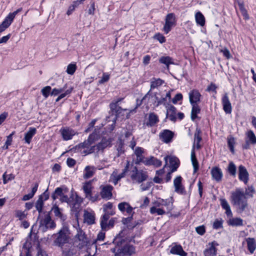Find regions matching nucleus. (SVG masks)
I'll return each instance as SVG.
<instances>
[{"mask_svg":"<svg viewBox=\"0 0 256 256\" xmlns=\"http://www.w3.org/2000/svg\"><path fill=\"white\" fill-rule=\"evenodd\" d=\"M55 237L54 240V245L63 248L68 244L71 240V233L70 230L67 226H63L58 232L53 235Z\"/></svg>","mask_w":256,"mask_h":256,"instance_id":"nucleus-1","label":"nucleus"},{"mask_svg":"<svg viewBox=\"0 0 256 256\" xmlns=\"http://www.w3.org/2000/svg\"><path fill=\"white\" fill-rule=\"evenodd\" d=\"M231 202L234 206H236L240 212H243L248 206L246 196L240 188L232 192Z\"/></svg>","mask_w":256,"mask_h":256,"instance_id":"nucleus-2","label":"nucleus"},{"mask_svg":"<svg viewBox=\"0 0 256 256\" xmlns=\"http://www.w3.org/2000/svg\"><path fill=\"white\" fill-rule=\"evenodd\" d=\"M122 244V240L120 238H116L114 240V243L118 245L116 248H112V252L115 254V256H131L136 252L134 246L126 244L122 248L118 246L119 243Z\"/></svg>","mask_w":256,"mask_h":256,"instance_id":"nucleus-3","label":"nucleus"},{"mask_svg":"<svg viewBox=\"0 0 256 256\" xmlns=\"http://www.w3.org/2000/svg\"><path fill=\"white\" fill-rule=\"evenodd\" d=\"M200 131L199 130H196L194 134V142L192 146V148L191 152V160L194 168V172H196L198 170V163L196 158L194 149L196 148L197 150L201 148L200 142L202 140V138L200 135Z\"/></svg>","mask_w":256,"mask_h":256,"instance_id":"nucleus-4","label":"nucleus"},{"mask_svg":"<svg viewBox=\"0 0 256 256\" xmlns=\"http://www.w3.org/2000/svg\"><path fill=\"white\" fill-rule=\"evenodd\" d=\"M110 145L111 140L110 138H102L101 142L97 145L91 146L89 149L84 150L82 152V154L86 155L94 152L96 150L98 151L103 150L104 148L110 146Z\"/></svg>","mask_w":256,"mask_h":256,"instance_id":"nucleus-5","label":"nucleus"},{"mask_svg":"<svg viewBox=\"0 0 256 256\" xmlns=\"http://www.w3.org/2000/svg\"><path fill=\"white\" fill-rule=\"evenodd\" d=\"M78 227L74 226L76 228L77 230V234L75 236L74 244L76 246V247L79 249L82 248L86 242V238L84 232L79 227V224L77 222Z\"/></svg>","mask_w":256,"mask_h":256,"instance_id":"nucleus-6","label":"nucleus"},{"mask_svg":"<svg viewBox=\"0 0 256 256\" xmlns=\"http://www.w3.org/2000/svg\"><path fill=\"white\" fill-rule=\"evenodd\" d=\"M176 24V18L174 13L168 14L165 18V24L163 28V30L165 34H168L172 28Z\"/></svg>","mask_w":256,"mask_h":256,"instance_id":"nucleus-7","label":"nucleus"},{"mask_svg":"<svg viewBox=\"0 0 256 256\" xmlns=\"http://www.w3.org/2000/svg\"><path fill=\"white\" fill-rule=\"evenodd\" d=\"M98 136L96 133L93 132L89 136L86 140L76 146V148L79 150L81 152L84 150L89 149L91 147V144L98 139Z\"/></svg>","mask_w":256,"mask_h":256,"instance_id":"nucleus-8","label":"nucleus"},{"mask_svg":"<svg viewBox=\"0 0 256 256\" xmlns=\"http://www.w3.org/2000/svg\"><path fill=\"white\" fill-rule=\"evenodd\" d=\"M56 224L52 220L49 214H46L44 218L40 220V228L43 232H46L48 229L55 228Z\"/></svg>","mask_w":256,"mask_h":256,"instance_id":"nucleus-9","label":"nucleus"},{"mask_svg":"<svg viewBox=\"0 0 256 256\" xmlns=\"http://www.w3.org/2000/svg\"><path fill=\"white\" fill-rule=\"evenodd\" d=\"M62 249V256H78V250L70 243L65 245Z\"/></svg>","mask_w":256,"mask_h":256,"instance_id":"nucleus-10","label":"nucleus"},{"mask_svg":"<svg viewBox=\"0 0 256 256\" xmlns=\"http://www.w3.org/2000/svg\"><path fill=\"white\" fill-rule=\"evenodd\" d=\"M147 176L144 172L142 170H138L134 167L131 172L130 178L134 182L140 183L146 179Z\"/></svg>","mask_w":256,"mask_h":256,"instance_id":"nucleus-11","label":"nucleus"},{"mask_svg":"<svg viewBox=\"0 0 256 256\" xmlns=\"http://www.w3.org/2000/svg\"><path fill=\"white\" fill-rule=\"evenodd\" d=\"M157 98L156 94H154L150 90L143 97L142 100V102L148 106L152 105L156 106L157 103Z\"/></svg>","mask_w":256,"mask_h":256,"instance_id":"nucleus-12","label":"nucleus"},{"mask_svg":"<svg viewBox=\"0 0 256 256\" xmlns=\"http://www.w3.org/2000/svg\"><path fill=\"white\" fill-rule=\"evenodd\" d=\"M182 178L180 176H176L174 180V186L176 192L181 195H186V192L184 186L182 184Z\"/></svg>","mask_w":256,"mask_h":256,"instance_id":"nucleus-13","label":"nucleus"},{"mask_svg":"<svg viewBox=\"0 0 256 256\" xmlns=\"http://www.w3.org/2000/svg\"><path fill=\"white\" fill-rule=\"evenodd\" d=\"M128 163L123 170L121 173H118V170H115L110 176V180L114 184L116 185L119 180L122 178L124 177L128 171Z\"/></svg>","mask_w":256,"mask_h":256,"instance_id":"nucleus-14","label":"nucleus"},{"mask_svg":"<svg viewBox=\"0 0 256 256\" xmlns=\"http://www.w3.org/2000/svg\"><path fill=\"white\" fill-rule=\"evenodd\" d=\"M189 101L190 104H198L202 98V96L198 90L193 89L188 92Z\"/></svg>","mask_w":256,"mask_h":256,"instance_id":"nucleus-15","label":"nucleus"},{"mask_svg":"<svg viewBox=\"0 0 256 256\" xmlns=\"http://www.w3.org/2000/svg\"><path fill=\"white\" fill-rule=\"evenodd\" d=\"M218 246V244L216 241L209 242L204 251V256H216L218 250L216 247Z\"/></svg>","mask_w":256,"mask_h":256,"instance_id":"nucleus-16","label":"nucleus"},{"mask_svg":"<svg viewBox=\"0 0 256 256\" xmlns=\"http://www.w3.org/2000/svg\"><path fill=\"white\" fill-rule=\"evenodd\" d=\"M164 160L166 162L164 167L169 165L172 170V172H174L176 170L179 166V160L177 158L172 156H166L164 157Z\"/></svg>","mask_w":256,"mask_h":256,"instance_id":"nucleus-17","label":"nucleus"},{"mask_svg":"<svg viewBox=\"0 0 256 256\" xmlns=\"http://www.w3.org/2000/svg\"><path fill=\"white\" fill-rule=\"evenodd\" d=\"M174 132L168 130H164L159 134L160 140L162 142L168 144L172 142Z\"/></svg>","mask_w":256,"mask_h":256,"instance_id":"nucleus-18","label":"nucleus"},{"mask_svg":"<svg viewBox=\"0 0 256 256\" xmlns=\"http://www.w3.org/2000/svg\"><path fill=\"white\" fill-rule=\"evenodd\" d=\"M100 196L102 198L110 200L112 197L113 187L110 185L101 186Z\"/></svg>","mask_w":256,"mask_h":256,"instance_id":"nucleus-19","label":"nucleus"},{"mask_svg":"<svg viewBox=\"0 0 256 256\" xmlns=\"http://www.w3.org/2000/svg\"><path fill=\"white\" fill-rule=\"evenodd\" d=\"M238 178L240 180L244 182L245 184L248 183L249 174L246 168L242 165L238 166Z\"/></svg>","mask_w":256,"mask_h":256,"instance_id":"nucleus-20","label":"nucleus"},{"mask_svg":"<svg viewBox=\"0 0 256 256\" xmlns=\"http://www.w3.org/2000/svg\"><path fill=\"white\" fill-rule=\"evenodd\" d=\"M70 198L74 199V202L72 200V204H72L70 208L72 210L75 212V215L77 216L78 212L80 208V205L82 202L83 200L76 194L74 198V196L72 195V196H70Z\"/></svg>","mask_w":256,"mask_h":256,"instance_id":"nucleus-21","label":"nucleus"},{"mask_svg":"<svg viewBox=\"0 0 256 256\" xmlns=\"http://www.w3.org/2000/svg\"><path fill=\"white\" fill-rule=\"evenodd\" d=\"M222 103L224 112L227 114H231L232 111V106L227 94H225L222 96Z\"/></svg>","mask_w":256,"mask_h":256,"instance_id":"nucleus-22","label":"nucleus"},{"mask_svg":"<svg viewBox=\"0 0 256 256\" xmlns=\"http://www.w3.org/2000/svg\"><path fill=\"white\" fill-rule=\"evenodd\" d=\"M62 138L65 140H71L76 132L70 128H64L60 130Z\"/></svg>","mask_w":256,"mask_h":256,"instance_id":"nucleus-23","label":"nucleus"},{"mask_svg":"<svg viewBox=\"0 0 256 256\" xmlns=\"http://www.w3.org/2000/svg\"><path fill=\"white\" fill-rule=\"evenodd\" d=\"M118 208L122 212H126L128 216H132L134 214L133 208L130 204L126 202H122L118 204Z\"/></svg>","mask_w":256,"mask_h":256,"instance_id":"nucleus-24","label":"nucleus"},{"mask_svg":"<svg viewBox=\"0 0 256 256\" xmlns=\"http://www.w3.org/2000/svg\"><path fill=\"white\" fill-rule=\"evenodd\" d=\"M211 174L212 178L217 182L222 180L223 174L220 168L218 167L213 168L211 170Z\"/></svg>","mask_w":256,"mask_h":256,"instance_id":"nucleus-25","label":"nucleus"},{"mask_svg":"<svg viewBox=\"0 0 256 256\" xmlns=\"http://www.w3.org/2000/svg\"><path fill=\"white\" fill-rule=\"evenodd\" d=\"M166 108V118L171 121L175 122L176 119V108L170 104Z\"/></svg>","mask_w":256,"mask_h":256,"instance_id":"nucleus-26","label":"nucleus"},{"mask_svg":"<svg viewBox=\"0 0 256 256\" xmlns=\"http://www.w3.org/2000/svg\"><path fill=\"white\" fill-rule=\"evenodd\" d=\"M84 222L89 224H92L94 223L95 220V214L94 211H85L84 213Z\"/></svg>","mask_w":256,"mask_h":256,"instance_id":"nucleus-27","label":"nucleus"},{"mask_svg":"<svg viewBox=\"0 0 256 256\" xmlns=\"http://www.w3.org/2000/svg\"><path fill=\"white\" fill-rule=\"evenodd\" d=\"M174 200L170 198L166 200L162 199V208H166V212H170L173 209Z\"/></svg>","mask_w":256,"mask_h":256,"instance_id":"nucleus-28","label":"nucleus"},{"mask_svg":"<svg viewBox=\"0 0 256 256\" xmlns=\"http://www.w3.org/2000/svg\"><path fill=\"white\" fill-rule=\"evenodd\" d=\"M36 132V129L34 127H30L28 130L25 134L24 140L25 142L30 144L31 142L32 137Z\"/></svg>","mask_w":256,"mask_h":256,"instance_id":"nucleus-29","label":"nucleus"},{"mask_svg":"<svg viewBox=\"0 0 256 256\" xmlns=\"http://www.w3.org/2000/svg\"><path fill=\"white\" fill-rule=\"evenodd\" d=\"M248 250L250 254L254 253L256 249V242L254 238H248L246 239Z\"/></svg>","mask_w":256,"mask_h":256,"instance_id":"nucleus-30","label":"nucleus"},{"mask_svg":"<svg viewBox=\"0 0 256 256\" xmlns=\"http://www.w3.org/2000/svg\"><path fill=\"white\" fill-rule=\"evenodd\" d=\"M171 254H177L180 256H187V253L185 252L180 245H175L173 246L170 250Z\"/></svg>","mask_w":256,"mask_h":256,"instance_id":"nucleus-31","label":"nucleus"},{"mask_svg":"<svg viewBox=\"0 0 256 256\" xmlns=\"http://www.w3.org/2000/svg\"><path fill=\"white\" fill-rule=\"evenodd\" d=\"M195 20L197 25L204 26L206 24V19L204 16L200 12H197L195 14Z\"/></svg>","mask_w":256,"mask_h":256,"instance_id":"nucleus-32","label":"nucleus"},{"mask_svg":"<svg viewBox=\"0 0 256 256\" xmlns=\"http://www.w3.org/2000/svg\"><path fill=\"white\" fill-rule=\"evenodd\" d=\"M144 162L146 165H152L156 167H159L162 164L161 160L154 156L146 158Z\"/></svg>","mask_w":256,"mask_h":256,"instance_id":"nucleus-33","label":"nucleus"},{"mask_svg":"<svg viewBox=\"0 0 256 256\" xmlns=\"http://www.w3.org/2000/svg\"><path fill=\"white\" fill-rule=\"evenodd\" d=\"M220 201L222 207L223 209H224L226 210V214L227 215V216L232 217V214L230 210V206L228 202L226 201V200L224 198L221 199Z\"/></svg>","mask_w":256,"mask_h":256,"instance_id":"nucleus-34","label":"nucleus"},{"mask_svg":"<svg viewBox=\"0 0 256 256\" xmlns=\"http://www.w3.org/2000/svg\"><path fill=\"white\" fill-rule=\"evenodd\" d=\"M51 211L54 213V216L60 218L62 221H64L66 219V216L64 215L61 210L56 205H54L52 208Z\"/></svg>","mask_w":256,"mask_h":256,"instance_id":"nucleus-35","label":"nucleus"},{"mask_svg":"<svg viewBox=\"0 0 256 256\" xmlns=\"http://www.w3.org/2000/svg\"><path fill=\"white\" fill-rule=\"evenodd\" d=\"M96 168L93 166H86L84 172V178H88L93 176L95 172Z\"/></svg>","mask_w":256,"mask_h":256,"instance_id":"nucleus-36","label":"nucleus"},{"mask_svg":"<svg viewBox=\"0 0 256 256\" xmlns=\"http://www.w3.org/2000/svg\"><path fill=\"white\" fill-rule=\"evenodd\" d=\"M93 187L90 181L84 184L82 189L86 195V198L90 196V194H92V190Z\"/></svg>","mask_w":256,"mask_h":256,"instance_id":"nucleus-37","label":"nucleus"},{"mask_svg":"<svg viewBox=\"0 0 256 256\" xmlns=\"http://www.w3.org/2000/svg\"><path fill=\"white\" fill-rule=\"evenodd\" d=\"M192 106V111H191V118L192 120L194 121L196 118H198V114L200 113V108L198 106V104H191Z\"/></svg>","mask_w":256,"mask_h":256,"instance_id":"nucleus-38","label":"nucleus"},{"mask_svg":"<svg viewBox=\"0 0 256 256\" xmlns=\"http://www.w3.org/2000/svg\"><path fill=\"white\" fill-rule=\"evenodd\" d=\"M229 226H238L243 225V220L240 218H230L228 222Z\"/></svg>","mask_w":256,"mask_h":256,"instance_id":"nucleus-39","label":"nucleus"},{"mask_svg":"<svg viewBox=\"0 0 256 256\" xmlns=\"http://www.w3.org/2000/svg\"><path fill=\"white\" fill-rule=\"evenodd\" d=\"M12 22L13 21L7 16L0 24V34L8 28Z\"/></svg>","mask_w":256,"mask_h":256,"instance_id":"nucleus-40","label":"nucleus"},{"mask_svg":"<svg viewBox=\"0 0 256 256\" xmlns=\"http://www.w3.org/2000/svg\"><path fill=\"white\" fill-rule=\"evenodd\" d=\"M164 81L160 78H152L150 80V91L154 88H157L162 84Z\"/></svg>","mask_w":256,"mask_h":256,"instance_id":"nucleus-41","label":"nucleus"},{"mask_svg":"<svg viewBox=\"0 0 256 256\" xmlns=\"http://www.w3.org/2000/svg\"><path fill=\"white\" fill-rule=\"evenodd\" d=\"M159 62L160 64L166 66L167 69H169L170 64H174L172 58L169 56H162L159 58Z\"/></svg>","mask_w":256,"mask_h":256,"instance_id":"nucleus-42","label":"nucleus"},{"mask_svg":"<svg viewBox=\"0 0 256 256\" xmlns=\"http://www.w3.org/2000/svg\"><path fill=\"white\" fill-rule=\"evenodd\" d=\"M246 140L249 142L250 144H256V136L254 132L252 130H248L246 133Z\"/></svg>","mask_w":256,"mask_h":256,"instance_id":"nucleus-43","label":"nucleus"},{"mask_svg":"<svg viewBox=\"0 0 256 256\" xmlns=\"http://www.w3.org/2000/svg\"><path fill=\"white\" fill-rule=\"evenodd\" d=\"M134 154L136 156V163H140L143 159L144 150L142 148L136 147L134 150Z\"/></svg>","mask_w":256,"mask_h":256,"instance_id":"nucleus-44","label":"nucleus"},{"mask_svg":"<svg viewBox=\"0 0 256 256\" xmlns=\"http://www.w3.org/2000/svg\"><path fill=\"white\" fill-rule=\"evenodd\" d=\"M67 192L68 188H57L54 192L52 194V198L54 200H56L58 198V196H61L64 194L63 192Z\"/></svg>","mask_w":256,"mask_h":256,"instance_id":"nucleus-45","label":"nucleus"},{"mask_svg":"<svg viewBox=\"0 0 256 256\" xmlns=\"http://www.w3.org/2000/svg\"><path fill=\"white\" fill-rule=\"evenodd\" d=\"M158 122V116L153 113L150 114L148 116V121L146 123V125L152 126L156 124Z\"/></svg>","mask_w":256,"mask_h":256,"instance_id":"nucleus-46","label":"nucleus"},{"mask_svg":"<svg viewBox=\"0 0 256 256\" xmlns=\"http://www.w3.org/2000/svg\"><path fill=\"white\" fill-rule=\"evenodd\" d=\"M110 215L108 214H104L100 220V226L102 230H108V220L109 219Z\"/></svg>","mask_w":256,"mask_h":256,"instance_id":"nucleus-47","label":"nucleus"},{"mask_svg":"<svg viewBox=\"0 0 256 256\" xmlns=\"http://www.w3.org/2000/svg\"><path fill=\"white\" fill-rule=\"evenodd\" d=\"M150 212L152 214H156L158 215H163L166 214L165 209L163 208H156V206L151 207Z\"/></svg>","mask_w":256,"mask_h":256,"instance_id":"nucleus-48","label":"nucleus"},{"mask_svg":"<svg viewBox=\"0 0 256 256\" xmlns=\"http://www.w3.org/2000/svg\"><path fill=\"white\" fill-rule=\"evenodd\" d=\"M34 242L31 238H28L23 245V248L26 251H30V249L34 244Z\"/></svg>","mask_w":256,"mask_h":256,"instance_id":"nucleus-49","label":"nucleus"},{"mask_svg":"<svg viewBox=\"0 0 256 256\" xmlns=\"http://www.w3.org/2000/svg\"><path fill=\"white\" fill-rule=\"evenodd\" d=\"M228 173L232 176H235L236 174V166L232 162H230L228 166Z\"/></svg>","mask_w":256,"mask_h":256,"instance_id":"nucleus-50","label":"nucleus"},{"mask_svg":"<svg viewBox=\"0 0 256 256\" xmlns=\"http://www.w3.org/2000/svg\"><path fill=\"white\" fill-rule=\"evenodd\" d=\"M76 68L75 62L70 63L68 66L66 72L69 74L72 75L75 72Z\"/></svg>","mask_w":256,"mask_h":256,"instance_id":"nucleus-51","label":"nucleus"},{"mask_svg":"<svg viewBox=\"0 0 256 256\" xmlns=\"http://www.w3.org/2000/svg\"><path fill=\"white\" fill-rule=\"evenodd\" d=\"M112 204L110 202H107L103 206L104 211V214H109V215H112L113 212H112Z\"/></svg>","mask_w":256,"mask_h":256,"instance_id":"nucleus-52","label":"nucleus"},{"mask_svg":"<svg viewBox=\"0 0 256 256\" xmlns=\"http://www.w3.org/2000/svg\"><path fill=\"white\" fill-rule=\"evenodd\" d=\"M228 144L230 148V152L234 153V146L235 144V139L234 137L230 136L228 138Z\"/></svg>","mask_w":256,"mask_h":256,"instance_id":"nucleus-53","label":"nucleus"},{"mask_svg":"<svg viewBox=\"0 0 256 256\" xmlns=\"http://www.w3.org/2000/svg\"><path fill=\"white\" fill-rule=\"evenodd\" d=\"M80 4L79 2L74 1L72 4L69 6L66 12L67 15L70 16L75 10V8H77Z\"/></svg>","mask_w":256,"mask_h":256,"instance_id":"nucleus-54","label":"nucleus"},{"mask_svg":"<svg viewBox=\"0 0 256 256\" xmlns=\"http://www.w3.org/2000/svg\"><path fill=\"white\" fill-rule=\"evenodd\" d=\"M44 200H42L41 198H38L35 204L36 210L38 212L39 214L42 212L44 207Z\"/></svg>","mask_w":256,"mask_h":256,"instance_id":"nucleus-55","label":"nucleus"},{"mask_svg":"<svg viewBox=\"0 0 256 256\" xmlns=\"http://www.w3.org/2000/svg\"><path fill=\"white\" fill-rule=\"evenodd\" d=\"M15 178V176L14 174H7L6 172H5L2 174V180H3V183L4 184H7L9 181L12 180H14Z\"/></svg>","mask_w":256,"mask_h":256,"instance_id":"nucleus-56","label":"nucleus"},{"mask_svg":"<svg viewBox=\"0 0 256 256\" xmlns=\"http://www.w3.org/2000/svg\"><path fill=\"white\" fill-rule=\"evenodd\" d=\"M170 102L168 101L167 99L165 98L164 97H162L160 100H158L157 98V103L156 104V106H158L162 104L166 108L168 107V106H170Z\"/></svg>","mask_w":256,"mask_h":256,"instance_id":"nucleus-57","label":"nucleus"},{"mask_svg":"<svg viewBox=\"0 0 256 256\" xmlns=\"http://www.w3.org/2000/svg\"><path fill=\"white\" fill-rule=\"evenodd\" d=\"M51 87L50 86H46L42 89L41 92L42 96L46 98L51 93Z\"/></svg>","mask_w":256,"mask_h":256,"instance_id":"nucleus-58","label":"nucleus"},{"mask_svg":"<svg viewBox=\"0 0 256 256\" xmlns=\"http://www.w3.org/2000/svg\"><path fill=\"white\" fill-rule=\"evenodd\" d=\"M26 215L27 214H26L25 212L20 210L15 211V216L16 218H18L20 220H24L26 217Z\"/></svg>","mask_w":256,"mask_h":256,"instance_id":"nucleus-59","label":"nucleus"},{"mask_svg":"<svg viewBox=\"0 0 256 256\" xmlns=\"http://www.w3.org/2000/svg\"><path fill=\"white\" fill-rule=\"evenodd\" d=\"M223 221L222 220L216 219L213 224V228L218 230L222 228Z\"/></svg>","mask_w":256,"mask_h":256,"instance_id":"nucleus-60","label":"nucleus"},{"mask_svg":"<svg viewBox=\"0 0 256 256\" xmlns=\"http://www.w3.org/2000/svg\"><path fill=\"white\" fill-rule=\"evenodd\" d=\"M60 200L62 202H67L70 206H72V204H72V200H70L68 198V196L66 195H65L63 194L60 197Z\"/></svg>","mask_w":256,"mask_h":256,"instance_id":"nucleus-61","label":"nucleus"},{"mask_svg":"<svg viewBox=\"0 0 256 256\" xmlns=\"http://www.w3.org/2000/svg\"><path fill=\"white\" fill-rule=\"evenodd\" d=\"M240 10L242 12V14L244 17V18L246 20H248L249 18L248 14L246 12V10L244 8V4H240V6L239 7Z\"/></svg>","mask_w":256,"mask_h":256,"instance_id":"nucleus-62","label":"nucleus"},{"mask_svg":"<svg viewBox=\"0 0 256 256\" xmlns=\"http://www.w3.org/2000/svg\"><path fill=\"white\" fill-rule=\"evenodd\" d=\"M254 188L252 186H248L246 189V192H245L244 194H245V196L246 195L250 197H252L253 194H254Z\"/></svg>","mask_w":256,"mask_h":256,"instance_id":"nucleus-63","label":"nucleus"},{"mask_svg":"<svg viewBox=\"0 0 256 256\" xmlns=\"http://www.w3.org/2000/svg\"><path fill=\"white\" fill-rule=\"evenodd\" d=\"M196 232L200 235L202 236L206 232V228L204 225L198 226L196 228Z\"/></svg>","mask_w":256,"mask_h":256,"instance_id":"nucleus-64","label":"nucleus"}]
</instances>
